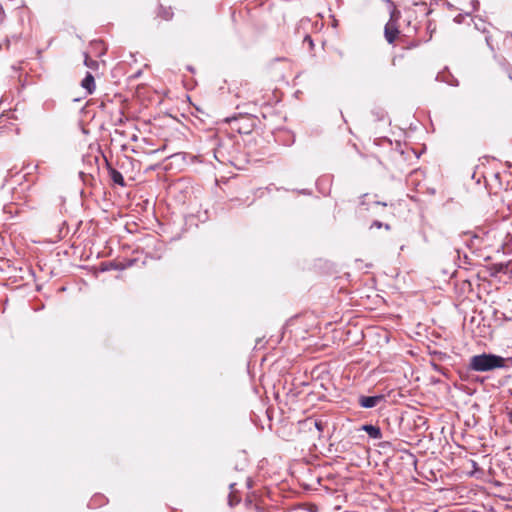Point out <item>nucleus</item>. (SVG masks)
I'll use <instances>...</instances> for the list:
<instances>
[{"mask_svg": "<svg viewBox=\"0 0 512 512\" xmlns=\"http://www.w3.org/2000/svg\"><path fill=\"white\" fill-rule=\"evenodd\" d=\"M84 62H85V65H86L87 67H90V68H95V67H97V65H98V64H97V62H96L95 60H93V59H91V58L89 57V55H88V54H85V60H84Z\"/></svg>", "mask_w": 512, "mask_h": 512, "instance_id": "obj_9", "label": "nucleus"}, {"mask_svg": "<svg viewBox=\"0 0 512 512\" xmlns=\"http://www.w3.org/2000/svg\"><path fill=\"white\" fill-rule=\"evenodd\" d=\"M173 11H172V8L169 7V6H163V5H160L159 6V9H158V16L163 19V20H170L172 19L173 17Z\"/></svg>", "mask_w": 512, "mask_h": 512, "instance_id": "obj_7", "label": "nucleus"}, {"mask_svg": "<svg viewBox=\"0 0 512 512\" xmlns=\"http://www.w3.org/2000/svg\"><path fill=\"white\" fill-rule=\"evenodd\" d=\"M113 181L120 185H124V179L120 172L114 170L112 175Z\"/></svg>", "mask_w": 512, "mask_h": 512, "instance_id": "obj_8", "label": "nucleus"}, {"mask_svg": "<svg viewBox=\"0 0 512 512\" xmlns=\"http://www.w3.org/2000/svg\"><path fill=\"white\" fill-rule=\"evenodd\" d=\"M306 40H309V43L312 44V39L310 37H306Z\"/></svg>", "mask_w": 512, "mask_h": 512, "instance_id": "obj_12", "label": "nucleus"}, {"mask_svg": "<svg viewBox=\"0 0 512 512\" xmlns=\"http://www.w3.org/2000/svg\"><path fill=\"white\" fill-rule=\"evenodd\" d=\"M383 395L376 396H360L358 403L362 408H373L383 401Z\"/></svg>", "mask_w": 512, "mask_h": 512, "instance_id": "obj_4", "label": "nucleus"}, {"mask_svg": "<svg viewBox=\"0 0 512 512\" xmlns=\"http://www.w3.org/2000/svg\"><path fill=\"white\" fill-rule=\"evenodd\" d=\"M399 17L400 12L394 7L391 11L390 21L385 25L384 28L385 39L389 44H393L400 33L396 25V21Z\"/></svg>", "mask_w": 512, "mask_h": 512, "instance_id": "obj_3", "label": "nucleus"}, {"mask_svg": "<svg viewBox=\"0 0 512 512\" xmlns=\"http://www.w3.org/2000/svg\"><path fill=\"white\" fill-rule=\"evenodd\" d=\"M240 501L239 498H237L235 495L231 493L229 503L230 505H234L235 503H238Z\"/></svg>", "mask_w": 512, "mask_h": 512, "instance_id": "obj_11", "label": "nucleus"}, {"mask_svg": "<svg viewBox=\"0 0 512 512\" xmlns=\"http://www.w3.org/2000/svg\"><path fill=\"white\" fill-rule=\"evenodd\" d=\"M504 366L503 357L486 353L472 356L469 362V369L477 372H487Z\"/></svg>", "mask_w": 512, "mask_h": 512, "instance_id": "obj_1", "label": "nucleus"}, {"mask_svg": "<svg viewBox=\"0 0 512 512\" xmlns=\"http://www.w3.org/2000/svg\"><path fill=\"white\" fill-rule=\"evenodd\" d=\"M227 122L239 134H250L256 126L257 118L250 114H240L239 116L227 118Z\"/></svg>", "mask_w": 512, "mask_h": 512, "instance_id": "obj_2", "label": "nucleus"}, {"mask_svg": "<svg viewBox=\"0 0 512 512\" xmlns=\"http://www.w3.org/2000/svg\"><path fill=\"white\" fill-rule=\"evenodd\" d=\"M373 227L381 228V227H383V224H382L381 222H379V221H375V222L372 224L371 228H373ZM384 227H385V229H387V230L389 229V225H388V224H385V225H384Z\"/></svg>", "mask_w": 512, "mask_h": 512, "instance_id": "obj_10", "label": "nucleus"}, {"mask_svg": "<svg viewBox=\"0 0 512 512\" xmlns=\"http://www.w3.org/2000/svg\"><path fill=\"white\" fill-rule=\"evenodd\" d=\"M363 430L373 439H380L382 436L380 428L374 425H364Z\"/></svg>", "mask_w": 512, "mask_h": 512, "instance_id": "obj_6", "label": "nucleus"}, {"mask_svg": "<svg viewBox=\"0 0 512 512\" xmlns=\"http://www.w3.org/2000/svg\"><path fill=\"white\" fill-rule=\"evenodd\" d=\"M81 86L87 90L88 94H92L95 90V80L91 73H87L81 82Z\"/></svg>", "mask_w": 512, "mask_h": 512, "instance_id": "obj_5", "label": "nucleus"}]
</instances>
